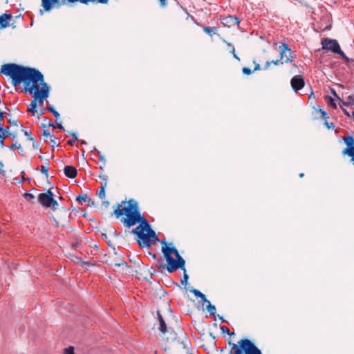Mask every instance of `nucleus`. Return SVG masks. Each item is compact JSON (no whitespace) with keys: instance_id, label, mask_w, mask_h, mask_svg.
<instances>
[{"instance_id":"obj_28","label":"nucleus","mask_w":354,"mask_h":354,"mask_svg":"<svg viewBox=\"0 0 354 354\" xmlns=\"http://www.w3.org/2000/svg\"><path fill=\"white\" fill-rule=\"evenodd\" d=\"M24 198H26V201H28V202H30L33 204L35 203V196L31 194V193H28V192H26L24 194Z\"/></svg>"},{"instance_id":"obj_50","label":"nucleus","mask_w":354,"mask_h":354,"mask_svg":"<svg viewBox=\"0 0 354 354\" xmlns=\"http://www.w3.org/2000/svg\"><path fill=\"white\" fill-rule=\"evenodd\" d=\"M8 121L12 125H15V126L18 125V120H12L11 119H8Z\"/></svg>"},{"instance_id":"obj_45","label":"nucleus","mask_w":354,"mask_h":354,"mask_svg":"<svg viewBox=\"0 0 354 354\" xmlns=\"http://www.w3.org/2000/svg\"><path fill=\"white\" fill-rule=\"evenodd\" d=\"M324 125L328 129H334L335 128V125H334V124L333 122L328 123L327 121H325L324 122Z\"/></svg>"},{"instance_id":"obj_8","label":"nucleus","mask_w":354,"mask_h":354,"mask_svg":"<svg viewBox=\"0 0 354 354\" xmlns=\"http://www.w3.org/2000/svg\"><path fill=\"white\" fill-rule=\"evenodd\" d=\"M146 232L144 242L141 243V241H138V243L141 247H146L149 248L152 243H156V242L160 241L156 232L151 228Z\"/></svg>"},{"instance_id":"obj_30","label":"nucleus","mask_w":354,"mask_h":354,"mask_svg":"<svg viewBox=\"0 0 354 354\" xmlns=\"http://www.w3.org/2000/svg\"><path fill=\"white\" fill-rule=\"evenodd\" d=\"M181 344H183V348L186 350V353L187 354H192L189 351V344H190L189 341V339L186 337H185V339L182 341Z\"/></svg>"},{"instance_id":"obj_10","label":"nucleus","mask_w":354,"mask_h":354,"mask_svg":"<svg viewBox=\"0 0 354 354\" xmlns=\"http://www.w3.org/2000/svg\"><path fill=\"white\" fill-rule=\"evenodd\" d=\"M347 147L344 149L342 153L344 155L352 156L354 154V138L351 136L343 138Z\"/></svg>"},{"instance_id":"obj_48","label":"nucleus","mask_w":354,"mask_h":354,"mask_svg":"<svg viewBox=\"0 0 354 354\" xmlns=\"http://www.w3.org/2000/svg\"><path fill=\"white\" fill-rule=\"evenodd\" d=\"M3 112H0V131L3 130V126L1 124L2 120H3Z\"/></svg>"},{"instance_id":"obj_11","label":"nucleus","mask_w":354,"mask_h":354,"mask_svg":"<svg viewBox=\"0 0 354 354\" xmlns=\"http://www.w3.org/2000/svg\"><path fill=\"white\" fill-rule=\"evenodd\" d=\"M162 252L163 253L167 263L169 261H174L171 254H174L176 257L179 254L178 251L175 247L169 248L167 246H164L162 248Z\"/></svg>"},{"instance_id":"obj_12","label":"nucleus","mask_w":354,"mask_h":354,"mask_svg":"<svg viewBox=\"0 0 354 354\" xmlns=\"http://www.w3.org/2000/svg\"><path fill=\"white\" fill-rule=\"evenodd\" d=\"M221 23L223 26L231 28L234 26H238L240 21L235 15H229L223 17L221 19Z\"/></svg>"},{"instance_id":"obj_55","label":"nucleus","mask_w":354,"mask_h":354,"mask_svg":"<svg viewBox=\"0 0 354 354\" xmlns=\"http://www.w3.org/2000/svg\"><path fill=\"white\" fill-rule=\"evenodd\" d=\"M39 147V144L37 142H32V147L34 149H38Z\"/></svg>"},{"instance_id":"obj_57","label":"nucleus","mask_w":354,"mask_h":354,"mask_svg":"<svg viewBox=\"0 0 354 354\" xmlns=\"http://www.w3.org/2000/svg\"><path fill=\"white\" fill-rule=\"evenodd\" d=\"M161 6L165 7L166 6V0H159Z\"/></svg>"},{"instance_id":"obj_6","label":"nucleus","mask_w":354,"mask_h":354,"mask_svg":"<svg viewBox=\"0 0 354 354\" xmlns=\"http://www.w3.org/2000/svg\"><path fill=\"white\" fill-rule=\"evenodd\" d=\"M141 216L142 215L139 209L132 211L131 213L127 215L126 218H123L121 220V222L124 225V226L130 228L138 223Z\"/></svg>"},{"instance_id":"obj_56","label":"nucleus","mask_w":354,"mask_h":354,"mask_svg":"<svg viewBox=\"0 0 354 354\" xmlns=\"http://www.w3.org/2000/svg\"><path fill=\"white\" fill-rule=\"evenodd\" d=\"M76 140H75V139H70L67 141V144L68 145H73L74 142H75Z\"/></svg>"},{"instance_id":"obj_22","label":"nucleus","mask_w":354,"mask_h":354,"mask_svg":"<svg viewBox=\"0 0 354 354\" xmlns=\"http://www.w3.org/2000/svg\"><path fill=\"white\" fill-rule=\"evenodd\" d=\"M138 223H139L140 227L143 228L144 230H146V232H147L149 229L151 228L149 221L143 216H142L141 218L139 219Z\"/></svg>"},{"instance_id":"obj_18","label":"nucleus","mask_w":354,"mask_h":354,"mask_svg":"<svg viewBox=\"0 0 354 354\" xmlns=\"http://www.w3.org/2000/svg\"><path fill=\"white\" fill-rule=\"evenodd\" d=\"M127 210V215L131 213L132 211H136L139 209L138 203L133 199H130L128 201V205L125 207Z\"/></svg>"},{"instance_id":"obj_5","label":"nucleus","mask_w":354,"mask_h":354,"mask_svg":"<svg viewBox=\"0 0 354 354\" xmlns=\"http://www.w3.org/2000/svg\"><path fill=\"white\" fill-rule=\"evenodd\" d=\"M321 44L322 48L326 51H330L338 55L342 50L339 43L336 39L323 38Z\"/></svg>"},{"instance_id":"obj_54","label":"nucleus","mask_w":354,"mask_h":354,"mask_svg":"<svg viewBox=\"0 0 354 354\" xmlns=\"http://www.w3.org/2000/svg\"><path fill=\"white\" fill-rule=\"evenodd\" d=\"M270 64H271V62L270 61H267L266 62V64H265V66H264V69L265 70L268 69L270 67Z\"/></svg>"},{"instance_id":"obj_4","label":"nucleus","mask_w":354,"mask_h":354,"mask_svg":"<svg viewBox=\"0 0 354 354\" xmlns=\"http://www.w3.org/2000/svg\"><path fill=\"white\" fill-rule=\"evenodd\" d=\"M51 190L48 189L46 192L38 195V202L44 207H52L53 210H55L57 209L58 203L54 199Z\"/></svg>"},{"instance_id":"obj_46","label":"nucleus","mask_w":354,"mask_h":354,"mask_svg":"<svg viewBox=\"0 0 354 354\" xmlns=\"http://www.w3.org/2000/svg\"><path fill=\"white\" fill-rule=\"evenodd\" d=\"M271 62V64H273L274 65H279V64H283V62L279 59H277V60H272V61H270Z\"/></svg>"},{"instance_id":"obj_35","label":"nucleus","mask_w":354,"mask_h":354,"mask_svg":"<svg viewBox=\"0 0 354 354\" xmlns=\"http://www.w3.org/2000/svg\"><path fill=\"white\" fill-rule=\"evenodd\" d=\"M48 127H52L53 128H55V127H57L58 129H61V130H63L64 131V127L62 125L61 123H56V125L54 124V123L51 121V120H49L48 123Z\"/></svg>"},{"instance_id":"obj_29","label":"nucleus","mask_w":354,"mask_h":354,"mask_svg":"<svg viewBox=\"0 0 354 354\" xmlns=\"http://www.w3.org/2000/svg\"><path fill=\"white\" fill-rule=\"evenodd\" d=\"M9 129V127H6L5 129L3 128V130L0 131V139H4L10 135L8 132Z\"/></svg>"},{"instance_id":"obj_49","label":"nucleus","mask_w":354,"mask_h":354,"mask_svg":"<svg viewBox=\"0 0 354 354\" xmlns=\"http://www.w3.org/2000/svg\"><path fill=\"white\" fill-rule=\"evenodd\" d=\"M100 178H101L103 180V183H107L108 176L105 175H100Z\"/></svg>"},{"instance_id":"obj_20","label":"nucleus","mask_w":354,"mask_h":354,"mask_svg":"<svg viewBox=\"0 0 354 354\" xmlns=\"http://www.w3.org/2000/svg\"><path fill=\"white\" fill-rule=\"evenodd\" d=\"M333 93L338 98V100L340 101V102L342 103V104L343 106H349L354 105V94L348 95L346 97V101H343L337 95V94H336V93L335 91H333Z\"/></svg>"},{"instance_id":"obj_43","label":"nucleus","mask_w":354,"mask_h":354,"mask_svg":"<svg viewBox=\"0 0 354 354\" xmlns=\"http://www.w3.org/2000/svg\"><path fill=\"white\" fill-rule=\"evenodd\" d=\"M242 71H243V74L247 75H249L252 73L251 69L248 67L243 68Z\"/></svg>"},{"instance_id":"obj_3","label":"nucleus","mask_w":354,"mask_h":354,"mask_svg":"<svg viewBox=\"0 0 354 354\" xmlns=\"http://www.w3.org/2000/svg\"><path fill=\"white\" fill-rule=\"evenodd\" d=\"M232 349L230 354H262L261 350L250 339H242L238 344H232Z\"/></svg>"},{"instance_id":"obj_9","label":"nucleus","mask_w":354,"mask_h":354,"mask_svg":"<svg viewBox=\"0 0 354 354\" xmlns=\"http://www.w3.org/2000/svg\"><path fill=\"white\" fill-rule=\"evenodd\" d=\"M279 49L280 59L283 62V63H289L293 61L294 57L291 55V49L286 44H281L279 46Z\"/></svg>"},{"instance_id":"obj_37","label":"nucleus","mask_w":354,"mask_h":354,"mask_svg":"<svg viewBox=\"0 0 354 354\" xmlns=\"http://www.w3.org/2000/svg\"><path fill=\"white\" fill-rule=\"evenodd\" d=\"M22 131H23L24 135L28 138V139L29 140L34 141L35 137L32 135L31 132H29V131L24 130V129Z\"/></svg>"},{"instance_id":"obj_60","label":"nucleus","mask_w":354,"mask_h":354,"mask_svg":"<svg viewBox=\"0 0 354 354\" xmlns=\"http://www.w3.org/2000/svg\"><path fill=\"white\" fill-rule=\"evenodd\" d=\"M70 135L71 136L74 137L75 140H78V138H77L75 133L72 132V133H70Z\"/></svg>"},{"instance_id":"obj_44","label":"nucleus","mask_w":354,"mask_h":354,"mask_svg":"<svg viewBox=\"0 0 354 354\" xmlns=\"http://www.w3.org/2000/svg\"><path fill=\"white\" fill-rule=\"evenodd\" d=\"M319 112L321 113L322 117L325 120V121H327L328 116V114L326 113V112L322 109H319Z\"/></svg>"},{"instance_id":"obj_26","label":"nucleus","mask_w":354,"mask_h":354,"mask_svg":"<svg viewBox=\"0 0 354 354\" xmlns=\"http://www.w3.org/2000/svg\"><path fill=\"white\" fill-rule=\"evenodd\" d=\"M106 187V183H103L100 188L99 192H97L98 196L101 199H104L105 198V188Z\"/></svg>"},{"instance_id":"obj_32","label":"nucleus","mask_w":354,"mask_h":354,"mask_svg":"<svg viewBox=\"0 0 354 354\" xmlns=\"http://www.w3.org/2000/svg\"><path fill=\"white\" fill-rule=\"evenodd\" d=\"M46 109L52 113V114L54 115V117L57 120V118L59 117V113L53 108V106H46Z\"/></svg>"},{"instance_id":"obj_64","label":"nucleus","mask_w":354,"mask_h":354,"mask_svg":"<svg viewBox=\"0 0 354 354\" xmlns=\"http://www.w3.org/2000/svg\"><path fill=\"white\" fill-rule=\"evenodd\" d=\"M351 158V161L353 162L354 165V153L352 156H349Z\"/></svg>"},{"instance_id":"obj_34","label":"nucleus","mask_w":354,"mask_h":354,"mask_svg":"<svg viewBox=\"0 0 354 354\" xmlns=\"http://www.w3.org/2000/svg\"><path fill=\"white\" fill-rule=\"evenodd\" d=\"M338 55L342 57V58L345 61L346 64L351 63V60L353 59L348 57L342 50H341Z\"/></svg>"},{"instance_id":"obj_42","label":"nucleus","mask_w":354,"mask_h":354,"mask_svg":"<svg viewBox=\"0 0 354 354\" xmlns=\"http://www.w3.org/2000/svg\"><path fill=\"white\" fill-rule=\"evenodd\" d=\"M221 330L223 333H227L228 335H231L230 333V329L227 326H221Z\"/></svg>"},{"instance_id":"obj_27","label":"nucleus","mask_w":354,"mask_h":354,"mask_svg":"<svg viewBox=\"0 0 354 354\" xmlns=\"http://www.w3.org/2000/svg\"><path fill=\"white\" fill-rule=\"evenodd\" d=\"M37 100H35V98H34V100L31 102L27 110L28 112H32L35 113V112L36 111L35 109L37 107Z\"/></svg>"},{"instance_id":"obj_15","label":"nucleus","mask_w":354,"mask_h":354,"mask_svg":"<svg viewBox=\"0 0 354 354\" xmlns=\"http://www.w3.org/2000/svg\"><path fill=\"white\" fill-rule=\"evenodd\" d=\"M64 173L66 177L75 178L77 175V170L72 165H67L64 167Z\"/></svg>"},{"instance_id":"obj_63","label":"nucleus","mask_w":354,"mask_h":354,"mask_svg":"<svg viewBox=\"0 0 354 354\" xmlns=\"http://www.w3.org/2000/svg\"><path fill=\"white\" fill-rule=\"evenodd\" d=\"M260 69V65L259 64H256L254 68V71H258Z\"/></svg>"},{"instance_id":"obj_62","label":"nucleus","mask_w":354,"mask_h":354,"mask_svg":"<svg viewBox=\"0 0 354 354\" xmlns=\"http://www.w3.org/2000/svg\"><path fill=\"white\" fill-rule=\"evenodd\" d=\"M111 232H113L114 236H119V234H117V232H116V230L114 228L111 229Z\"/></svg>"},{"instance_id":"obj_53","label":"nucleus","mask_w":354,"mask_h":354,"mask_svg":"<svg viewBox=\"0 0 354 354\" xmlns=\"http://www.w3.org/2000/svg\"><path fill=\"white\" fill-rule=\"evenodd\" d=\"M100 160L103 162L104 165H105L106 160L103 155H100Z\"/></svg>"},{"instance_id":"obj_2","label":"nucleus","mask_w":354,"mask_h":354,"mask_svg":"<svg viewBox=\"0 0 354 354\" xmlns=\"http://www.w3.org/2000/svg\"><path fill=\"white\" fill-rule=\"evenodd\" d=\"M32 83V84L29 88H25V92L28 91L30 94L34 93V98L38 100L39 103H43L44 100L48 97L49 94V87L48 84L44 82V75H42L41 80Z\"/></svg>"},{"instance_id":"obj_41","label":"nucleus","mask_w":354,"mask_h":354,"mask_svg":"<svg viewBox=\"0 0 354 354\" xmlns=\"http://www.w3.org/2000/svg\"><path fill=\"white\" fill-rule=\"evenodd\" d=\"M10 150H14V149L17 148L18 149H21V145L20 144H18L17 142L13 143L12 145L9 147Z\"/></svg>"},{"instance_id":"obj_61","label":"nucleus","mask_w":354,"mask_h":354,"mask_svg":"<svg viewBox=\"0 0 354 354\" xmlns=\"http://www.w3.org/2000/svg\"><path fill=\"white\" fill-rule=\"evenodd\" d=\"M78 1L84 4H88L89 3V0H79Z\"/></svg>"},{"instance_id":"obj_59","label":"nucleus","mask_w":354,"mask_h":354,"mask_svg":"<svg viewBox=\"0 0 354 354\" xmlns=\"http://www.w3.org/2000/svg\"><path fill=\"white\" fill-rule=\"evenodd\" d=\"M43 136H46V137H47V136H50V133H48V130H44V131H43Z\"/></svg>"},{"instance_id":"obj_39","label":"nucleus","mask_w":354,"mask_h":354,"mask_svg":"<svg viewBox=\"0 0 354 354\" xmlns=\"http://www.w3.org/2000/svg\"><path fill=\"white\" fill-rule=\"evenodd\" d=\"M64 354H75L74 353V348L73 346H69L64 349Z\"/></svg>"},{"instance_id":"obj_24","label":"nucleus","mask_w":354,"mask_h":354,"mask_svg":"<svg viewBox=\"0 0 354 354\" xmlns=\"http://www.w3.org/2000/svg\"><path fill=\"white\" fill-rule=\"evenodd\" d=\"M203 30L205 32L207 33L210 36H212V35H215L217 32V28L216 27L204 26L203 28Z\"/></svg>"},{"instance_id":"obj_52","label":"nucleus","mask_w":354,"mask_h":354,"mask_svg":"<svg viewBox=\"0 0 354 354\" xmlns=\"http://www.w3.org/2000/svg\"><path fill=\"white\" fill-rule=\"evenodd\" d=\"M342 111L344 112V113L347 116V117H351V114L346 109H344V108H342Z\"/></svg>"},{"instance_id":"obj_40","label":"nucleus","mask_w":354,"mask_h":354,"mask_svg":"<svg viewBox=\"0 0 354 354\" xmlns=\"http://www.w3.org/2000/svg\"><path fill=\"white\" fill-rule=\"evenodd\" d=\"M59 145L57 144L56 142V138L53 136H50V146L51 147H55V146H58Z\"/></svg>"},{"instance_id":"obj_31","label":"nucleus","mask_w":354,"mask_h":354,"mask_svg":"<svg viewBox=\"0 0 354 354\" xmlns=\"http://www.w3.org/2000/svg\"><path fill=\"white\" fill-rule=\"evenodd\" d=\"M326 102L330 107H332L333 109H337V105H336V103L335 102V100L332 97L327 96Z\"/></svg>"},{"instance_id":"obj_58","label":"nucleus","mask_w":354,"mask_h":354,"mask_svg":"<svg viewBox=\"0 0 354 354\" xmlns=\"http://www.w3.org/2000/svg\"><path fill=\"white\" fill-rule=\"evenodd\" d=\"M108 1H109V0H97V3H103V4L107 3Z\"/></svg>"},{"instance_id":"obj_7","label":"nucleus","mask_w":354,"mask_h":354,"mask_svg":"<svg viewBox=\"0 0 354 354\" xmlns=\"http://www.w3.org/2000/svg\"><path fill=\"white\" fill-rule=\"evenodd\" d=\"M176 259H174V261H169L167 266V270L169 272L171 273L176 271L178 269H181L183 271L185 270V261L184 259L179 254L176 255Z\"/></svg>"},{"instance_id":"obj_51","label":"nucleus","mask_w":354,"mask_h":354,"mask_svg":"<svg viewBox=\"0 0 354 354\" xmlns=\"http://www.w3.org/2000/svg\"><path fill=\"white\" fill-rule=\"evenodd\" d=\"M102 206H104L105 208H108L109 206V202L108 201H103Z\"/></svg>"},{"instance_id":"obj_33","label":"nucleus","mask_w":354,"mask_h":354,"mask_svg":"<svg viewBox=\"0 0 354 354\" xmlns=\"http://www.w3.org/2000/svg\"><path fill=\"white\" fill-rule=\"evenodd\" d=\"M48 163L47 162L46 165H42L41 166V172L46 176V178L48 177Z\"/></svg>"},{"instance_id":"obj_36","label":"nucleus","mask_w":354,"mask_h":354,"mask_svg":"<svg viewBox=\"0 0 354 354\" xmlns=\"http://www.w3.org/2000/svg\"><path fill=\"white\" fill-rule=\"evenodd\" d=\"M76 200L79 202H86L88 200L86 194L79 195L77 196Z\"/></svg>"},{"instance_id":"obj_23","label":"nucleus","mask_w":354,"mask_h":354,"mask_svg":"<svg viewBox=\"0 0 354 354\" xmlns=\"http://www.w3.org/2000/svg\"><path fill=\"white\" fill-rule=\"evenodd\" d=\"M191 292L196 297H199L202 299V301L203 303H206L208 300L207 299L205 295L202 293L200 290H197V289H193L192 290H191Z\"/></svg>"},{"instance_id":"obj_25","label":"nucleus","mask_w":354,"mask_h":354,"mask_svg":"<svg viewBox=\"0 0 354 354\" xmlns=\"http://www.w3.org/2000/svg\"><path fill=\"white\" fill-rule=\"evenodd\" d=\"M206 304H207L206 306L207 310L211 315L214 316L216 314V307L212 305L209 300L206 302Z\"/></svg>"},{"instance_id":"obj_17","label":"nucleus","mask_w":354,"mask_h":354,"mask_svg":"<svg viewBox=\"0 0 354 354\" xmlns=\"http://www.w3.org/2000/svg\"><path fill=\"white\" fill-rule=\"evenodd\" d=\"M12 15L10 13H4L0 16V28H6L9 26L8 20L12 19Z\"/></svg>"},{"instance_id":"obj_16","label":"nucleus","mask_w":354,"mask_h":354,"mask_svg":"<svg viewBox=\"0 0 354 354\" xmlns=\"http://www.w3.org/2000/svg\"><path fill=\"white\" fill-rule=\"evenodd\" d=\"M145 232H146V230H144L142 227H140V226L138 225L136 228H133L131 231V233H132V234H133L137 236V237L138 239V241H141V243H143L144 242V239H145V236H146V234L145 233Z\"/></svg>"},{"instance_id":"obj_19","label":"nucleus","mask_w":354,"mask_h":354,"mask_svg":"<svg viewBox=\"0 0 354 354\" xmlns=\"http://www.w3.org/2000/svg\"><path fill=\"white\" fill-rule=\"evenodd\" d=\"M157 315H158V321L160 322V326L158 327V330L161 333L165 334L167 332V324H166L162 315L160 314V313L159 311H157Z\"/></svg>"},{"instance_id":"obj_38","label":"nucleus","mask_w":354,"mask_h":354,"mask_svg":"<svg viewBox=\"0 0 354 354\" xmlns=\"http://www.w3.org/2000/svg\"><path fill=\"white\" fill-rule=\"evenodd\" d=\"M189 279V276L188 274H187L186 272V270L183 271V279H181V281L180 283L183 284V285H186L187 283V280Z\"/></svg>"},{"instance_id":"obj_1","label":"nucleus","mask_w":354,"mask_h":354,"mask_svg":"<svg viewBox=\"0 0 354 354\" xmlns=\"http://www.w3.org/2000/svg\"><path fill=\"white\" fill-rule=\"evenodd\" d=\"M1 72L12 79L14 86L19 85L21 82L28 86L30 82H35L42 80V73L38 70L16 64L2 65Z\"/></svg>"},{"instance_id":"obj_21","label":"nucleus","mask_w":354,"mask_h":354,"mask_svg":"<svg viewBox=\"0 0 354 354\" xmlns=\"http://www.w3.org/2000/svg\"><path fill=\"white\" fill-rule=\"evenodd\" d=\"M126 202L122 201L121 204H118L116 209L114 210L113 214L117 218H119L120 216H122L123 214H125L127 216V210L125 209V207L123 208H120V207L122 205V204H124Z\"/></svg>"},{"instance_id":"obj_13","label":"nucleus","mask_w":354,"mask_h":354,"mask_svg":"<svg viewBox=\"0 0 354 354\" xmlns=\"http://www.w3.org/2000/svg\"><path fill=\"white\" fill-rule=\"evenodd\" d=\"M61 5L59 0H41V6L46 12L50 11L53 6L59 8Z\"/></svg>"},{"instance_id":"obj_47","label":"nucleus","mask_w":354,"mask_h":354,"mask_svg":"<svg viewBox=\"0 0 354 354\" xmlns=\"http://www.w3.org/2000/svg\"><path fill=\"white\" fill-rule=\"evenodd\" d=\"M230 53L233 55V57H234L236 59H237V60L240 61V58L237 56V55H236V53H235V48H234V47H232V49H231V50H230Z\"/></svg>"},{"instance_id":"obj_14","label":"nucleus","mask_w":354,"mask_h":354,"mask_svg":"<svg viewBox=\"0 0 354 354\" xmlns=\"http://www.w3.org/2000/svg\"><path fill=\"white\" fill-rule=\"evenodd\" d=\"M290 84L292 89L297 92L304 86L305 82L301 76L295 75L291 79Z\"/></svg>"}]
</instances>
